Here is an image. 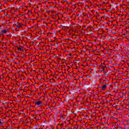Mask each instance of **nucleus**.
I'll return each instance as SVG.
<instances>
[{"instance_id": "7", "label": "nucleus", "mask_w": 129, "mask_h": 129, "mask_svg": "<svg viewBox=\"0 0 129 129\" xmlns=\"http://www.w3.org/2000/svg\"><path fill=\"white\" fill-rule=\"evenodd\" d=\"M1 122H2H2L4 123L5 122H4V120H3V119H1Z\"/></svg>"}, {"instance_id": "5", "label": "nucleus", "mask_w": 129, "mask_h": 129, "mask_svg": "<svg viewBox=\"0 0 129 129\" xmlns=\"http://www.w3.org/2000/svg\"><path fill=\"white\" fill-rule=\"evenodd\" d=\"M2 29V34H6L7 33V30H3V29Z\"/></svg>"}, {"instance_id": "11", "label": "nucleus", "mask_w": 129, "mask_h": 129, "mask_svg": "<svg viewBox=\"0 0 129 129\" xmlns=\"http://www.w3.org/2000/svg\"><path fill=\"white\" fill-rule=\"evenodd\" d=\"M61 27H62V25H60L59 27H58L59 28H60Z\"/></svg>"}, {"instance_id": "16", "label": "nucleus", "mask_w": 129, "mask_h": 129, "mask_svg": "<svg viewBox=\"0 0 129 129\" xmlns=\"http://www.w3.org/2000/svg\"><path fill=\"white\" fill-rule=\"evenodd\" d=\"M36 118H37L36 117H34V119H36Z\"/></svg>"}, {"instance_id": "8", "label": "nucleus", "mask_w": 129, "mask_h": 129, "mask_svg": "<svg viewBox=\"0 0 129 129\" xmlns=\"http://www.w3.org/2000/svg\"><path fill=\"white\" fill-rule=\"evenodd\" d=\"M60 125H61V126H63V125H64V124L63 123H61V124H60Z\"/></svg>"}, {"instance_id": "28", "label": "nucleus", "mask_w": 129, "mask_h": 129, "mask_svg": "<svg viewBox=\"0 0 129 129\" xmlns=\"http://www.w3.org/2000/svg\"><path fill=\"white\" fill-rule=\"evenodd\" d=\"M104 70L103 69L102 71H103Z\"/></svg>"}, {"instance_id": "20", "label": "nucleus", "mask_w": 129, "mask_h": 129, "mask_svg": "<svg viewBox=\"0 0 129 129\" xmlns=\"http://www.w3.org/2000/svg\"><path fill=\"white\" fill-rule=\"evenodd\" d=\"M107 30L108 31H109V29H107Z\"/></svg>"}, {"instance_id": "1", "label": "nucleus", "mask_w": 129, "mask_h": 129, "mask_svg": "<svg viewBox=\"0 0 129 129\" xmlns=\"http://www.w3.org/2000/svg\"><path fill=\"white\" fill-rule=\"evenodd\" d=\"M35 104H37V105H40V104H42V101L40 100L37 101L36 102H35Z\"/></svg>"}, {"instance_id": "12", "label": "nucleus", "mask_w": 129, "mask_h": 129, "mask_svg": "<svg viewBox=\"0 0 129 129\" xmlns=\"http://www.w3.org/2000/svg\"><path fill=\"white\" fill-rule=\"evenodd\" d=\"M3 33H2V31L1 32H0V35H3Z\"/></svg>"}, {"instance_id": "9", "label": "nucleus", "mask_w": 129, "mask_h": 129, "mask_svg": "<svg viewBox=\"0 0 129 129\" xmlns=\"http://www.w3.org/2000/svg\"><path fill=\"white\" fill-rule=\"evenodd\" d=\"M83 14V12H81V13H80V16H81V15H82Z\"/></svg>"}, {"instance_id": "10", "label": "nucleus", "mask_w": 129, "mask_h": 129, "mask_svg": "<svg viewBox=\"0 0 129 129\" xmlns=\"http://www.w3.org/2000/svg\"><path fill=\"white\" fill-rule=\"evenodd\" d=\"M69 55L70 56H72V54L71 53H69Z\"/></svg>"}, {"instance_id": "25", "label": "nucleus", "mask_w": 129, "mask_h": 129, "mask_svg": "<svg viewBox=\"0 0 129 129\" xmlns=\"http://www.w3.org/2000/svg\"><path fill=\"white\" fill-rule=\"evenodd\" d=\"M103 41H104V39H103Z\"/></svg>"}, {"instance_id": "15", "label": "nucleus", "mask_w": 129, "mask_h": 129, "mask_svg": "<svg viewBox=\"0 0 129 129\" xmlns=\"http://www.w3.org/2000/svg\"><path fill=\"white\" fill-rule=\"evenodd\" d=\"M60 118H63V116L60 117Z\"/></svg>"}, {"instance_id": "4", "label": "nucleus", "mask_w": 129, "mask_h": 129, "mask_svg": "<svg viewBox=\"0 0 129 129\" xmlns=\"http://www.w3.org/2000/svg\"><path fill=\"white\" fill-rule=\"evenodd\" d=\"M19 26L16 24L17 28H22V26H23V24L22 23H19Z\"/></svg>"}, {"instance_id": "17", "label": "nucleus", "mask_w": 129, "mask_h": 129, "mask_svg": "<svg viewBox=\"0 0 129 129\" xmlns=\"http://www.w3.org/2000/svg\"><path fill=\"white\" fill-rule=\"evenodd\" d=\"M93 52H95V50H93Z\"/></svg>"}, {"instance_id": "13", "label": "nucleus", "mask_w": 129, "mask_h": 129, "mask_svg": "<svg viewBox=\"0 0 129 129\" xmlns=\"http://www.w3.org/2000/svg\"><path fill=\"white\" fill-rule=\"evenodd\" d=\"M115 33H116V32H115L114 33H112V34H115Z\"/></svg>"}, {"instance_id": "22", "label": "nucleus", "mask_w": 129, "mask_h": 129, "mask_svg": "<svg viewBox=\"0 0 129 129\" xmlns=\"http://www.w3.org/2000/svg\"><path fill=\"white\" fill-rule=\"evenodd\" d=\"M23 72H25V71H24V70H23Z\"/></svg>"}, {"instance_id": "6", "label": "nucleus", "mask_w": 129, "mask_h": 129, "mask_svg": "<svg viewBox=\"0 0 129 129\" xmlns=\"http://www.w3.org/2000/svg\"><path fill=\"white\" fill-rule=\"evenodd\" d=\"M3 124H2V121L0 119V126H2Z\"/></svg>"}, {"instance_id": "19", "label": "nucleus", "mask_w": 129, "mask_h": 129, "mask_svg": "<svg viewBox=\"0 0 129 129\" xmlns=\"http://www.w3.org/2000/svg\"><path fill=\"white\" fill-rule=\"evenodd\" d=\"M101 83H102V84H104V82H101Z\"/></svg>"}, {"instance_id": "27", "label": "nucleus", "mask_w": 129, "mask_h": 129, "mask_svg": "<svg viewBox=\"0 0 129 129\" xmlns=\"http://www.w3.org/2000/svg\"><path fill=\"white\" fill-rule=\"evenodd\" d=\"M15 64H18L17 63H15Z\"/></svg>"}, {"instance_id": "21", "label": "nucleus", "mask_w": 129, "mask_h": 129, "mask_svg": "<svg viewBox=\"0 0 129 129\" xmlns=\"http://www.w3.org/2000/svg\"><path fill=\"white\" fill-rule=\"evenodd\" d=\"M100 66H102V64H101Z\"/></svg>"}, {"instance_id": "26", "label": "nucleus", "mask_w": 129, "mask_h": 129, "mask_svg": "<svg viewBox=\"0 0 129 129\" xmlns=\"http://www.w3.org/2000/svg\"><path fill=\"white\" fill-rule=\"evenodd\" d=\"M103 41H104V39H103Z\"/></svg>"}, {"instance_id": "24", "label": "nucleus", "mask_w": 129, "mask_h": 129, "mask_svg": "<svg viewBox=\"0 0 129 129\" xmlns=\"http://www.w3.org/2000/svg\"><path fill=\"white\" fill-rule=\"evenodd\" d=\"M32 71H34V70H32Z\"/></svg>"}, {"instance_id": "2", "label": "nucleus", "mask_w": 129, "mask_h": 129, "mask_svg": "<svg viewBox=\"0 0 129 129\" xmlns=\"http://www.w3.org/2000/svg\"><path fill=\"white\" fill-rule=\"evenodd\" d=\"M101 88H102V90H104V89L106 88V84H105L103 86L101 87Z\"/></svg>"}, {"instance_id": "3", "label": "nucleus", "mask_w": 129, "mask_h": 129, "mask_svg": "<svg viewBox=\"0 0 129 129\" xmlns=\"http://www.w3.org/2000/svg\"><path fill=\"white\" fill-rule=\"evenodd\" d=\"M18 48V51H24V48L23 47H21L20 48H19V46H17Z\"/></svg>"}, {"instance_id": "23", "label": "nucleus", "mask_w": 129, "mask_h": 129, "mask_svg": "<svg viewBox=\"0 0 129 129\" xmlns=\"http://www.w3.org/2000/svg\"><path fill=\"white\" fill-rule=\"evenodd\" d=\"M29 39H31V37H29Z\"/></svg>"}, {"instance_id": "18", "label": "nucleus", "mask_w": 129, "mask_h": 129, "mask_svg": "<svg viewBox=\"0 0 129 129\" xmlns=\"http://www.w3.org/2000/svg\"><path fill=\"white\" fill-rule=\"evenodd\" d=\"M17 23H18V24H20V23H19V22H17Z\"/></svg>"}, {"instance_id": "14", "label": "nucleus", "mask_w": 129, "mask_h": 129, "mask_svg": "<svg viewBox=\"0 0 129 129\" xmlns=\"http://www.w3.org/2000/svg\"><path fill=\"white\" fill-rule=\"evenodd\" d=\"M123 35H124V36H125L126 34H123Z\"/></svg>"}]
</instances>
